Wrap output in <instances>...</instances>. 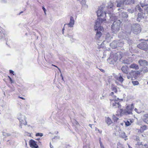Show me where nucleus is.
Masks as SVG:
<instances>
[{
	"label": "nucleus",
	"instance_id": "obj_38",
	"mask_svg": "<svg viewBox=\"0 0 148 148\" xmlns=\"http://www.w3.org/2000/svg\"><path fill=\"white\" fill-rule=\"evenodd\" d=\"M43 135V134L42 133H37L36 134V136H42Z\"/></svg>",
	"mask_w": 148,
	"mask_h": 148
},
{
	"label": "nucleus",
	"instance_id": "obj_26",
	"mask_svg": "<svg viewBox=\"0 0 148 148\" xmlns=\"http://www.w3.org/2000/svg\"><path fill=\"white\" fill-rule=\"evenodd\" d=\"M140 71L143 73H145L148 72V68L146 66H143L142 69Z\"/></svg>",
	"mask_w": 148,
	"mask_h": 148
},
{
	"label": "nucleus",
	"instance_id": "obj_21",
	"mask_svg": "<svg viewBox=\"0 0 148 148\" xmlns=\"http://www.w3.org/2000/svg\"><path fill=\"white\" fill-rule=\"evenodd\" d=\"M129 68L130 69H134L135 70H138L139 69L138 65L135 63L131 64L129 66Z\"/></svg>",
	"mask_w": 148,
	"mask_h": 148
},
{
	"label": "nucleus",
	"instance_id": "obj_53",
	"mask_svg": "<svg viewBox=\"0 0 148 148\" xmlns=\"http://www.w3.org/2000/svg\"><path fill=\"white\" fill-rule=\"evenodd\" d=\"M96 129H97V131H98L100 133H101V132H102V131H99V129H97V128H96Z\"/></svg>",
	"mask_w": 148,
	"mask_h": 148
},
{
	"label": "nucleus",
	"instance_id": "obj_64",
	"mask_svg": "<svg viewBox=\"0 0 148 148\" xmlns=\"http://www.w3.org/2000/svg\"><path fill=\"white\" fill-rule=\"evenodd\" d=\"M103 71V69H101V71Z\"/></svg>",
	"mask_w": 148,
	"mask_h": 148
},
{
	"label": "nucleus",
	"instance_id": "obj_30",
	"mask_svg": "<svg viewBox=\"0 0 148 148\" xmlns=\"http://www.w3.org/2000/svg\"><path fill=\"white\" fill-rule=\"evenodd\" d=\"M111 90L115 93H116L117 92V90L115 86H112L111 88Z\"/></svg>",
	"mask_w": 148,
	"mask_h": 148
},
{
	"label": "nucleus",
	"instance_id": "obj_54",
	"mask_svg": "<svg viewBox=\"0 0 148 148\" xmlns=\"http://www.w3.org/2000/svg\"><path fill=\"white\" fill-rule=\"evenodd\" d=\"M104 96L103 95L102 97H101V99H104Z\"/></svg>",
	"mask_w": 148,
	"mask_h": 148
},
{
	"label": "nucleus",
	"instance_id": "obj_60",
	"mask_svg": "<svg viewBox=\"0 0 148 148\" xmlns=\"http://www.w3.org/2000/svg\"><path fill=\"white\" fill-rule=\"evenodd\" d=\"M121 9V8H118V11H119V10H120Z\"/></svg>",
	"mask_w": 148,
	"mask_h": 148
},
{
	"label": "nucleus",
	"instance_id": "obj_61",
	"mask_svg": "<svg viewBox=\"0 0 148 148\" xmlns=\"http://www.w3.org/2000/svg\"><path fill=\"white\" fill-rule=\"evenodd\" d=\"M76 123L77 124H78V122L77 121H76Z\"/></svg>",
	"mask_w": 148,
	"mask_h": 148
},
{
	"label": "nucleus",
	"instance_id": "obj_35",
	"mask_svg": "<svg viewBox=\"0 0 148 148\" xmlns=\"http://www.w3.org/2000/svg\"><path fill=\"white\" fill-rule=\"evenodd\" d=\"M132 83L134 86L138 85L139 84V83L137 81H132Z\"/></svg>",
	"mask_w": 148,
	"mask_h": 148
},
{
	"label": "nucleus",
	"instance_id": "obj_48",
	"mask_svg": "<svg viewBox=\"0 0 148 148\" xmlns=\"http://www.w3.org/2000/svg\"><path fill=\"white\" fill-rule=\"evenodd\" d=\"M134 110L137 113H139V112L138 111V110L136 108H135L134 109Z\"/></svg>",
	"mask_w": 148,
	"mask_h": 148
},
{
	"label": "nucleus",
	"instance_id": "obj_14",
	"mask_svg": "<svg viewBox=\"0 0 148 148\" xmlns=\"http://www.w3.org/2000/svg\"><path fill=\"white\" fill-rule=\"evenodd\" d=\"M75 24V20L73 17L72 16H71L69 23L65 24H64V26H67L71 28L73 27Z\"/></svg>",
	"mask_w": 148,
	"mask_h": 148
},
{
	"label": "nucleus",
	"instance_id": "obj_15",
	"mask_svg": "<svg viewBox=\"0 0 148 148\" xmlns=\"http://www.w3.org/2000/svg\"><path fill=\"white\" fill-rule=\"evenodd\" d=\"M138 63L140 66L143 67L146 66L148 65V62L144 60H139L138 61Z\"/></svg>",
	"mask_w": 148,
	"mask_h": 148
},
{
	"label": "nucleus",
	"instance_id": "obj_49",
	"mask_svg": "<svg viewBox=\"0 0 148 148\" xmlns=\"http://www.w3.org/2000/svg\"><path fill=\"white\" fill-rule=\"evenodd\" d=\"M14 72V71L12 70H10V73H13Z\"/></svg>",
	"mask_w": 148,
	"mask_h": 148
},
{
	"label": "nucleus",
	"instance_id": "obj_9",
	"mask_svg": "<svg viewBox=\"0 0 148 148\" xmlns=\"http://www.w3.org/2000/svg\"><path fill=\"white\" fill-rule=\"evenodd\" d=\"M17 118L19 120L20 124L21 126L27 125V123L26 120V117L24 115L19 113L17 115Z\"/></svg>",
	"mask_w": 148,
	"mask_h": 148
},
{
	"label": "nucleus",
	"instance_id": "obj_29",
	"mask_svg": "<svg viewBox=\"0 0 148 148\" xmlns=\"http://www.w3.org/2000/svg\"><path fill=\"white\" fill-rule=\"evenodd\" d=\"M136 145L138 148H143V145L142 142H138L137 143Z\"/></svg>",
	"mask_w": 148,
	"mask_h": 148
},
{
	"label": "nucleus",
	"instance_id": "obj_59",
	"mask_svg": "<svg viewBox=\"0 0 148 148\" xmlns=\"http://www.w3.org/2000/svg\"><path fill=\"white\" fill-rule=\"evenodd\" d=\"M87 146H88V147L87 148H89V146H88V145ZM84 148H85V147H84Z\"/></svg>",
	"mask_w": 148,
	"mask_h": 148
},
{
	"label": "nucleus",
	"instance_id": "obj_39",
	"mask_svg": "<svg viewBox=\"0 0 148 148\" xmlns=\"http://www.w3.org/2000/svg\"><path fill=\"white\" fill-rule=\"evenodd\" d=\"M127 11H128L129 12L132 13L134 12V10L132 9H128L127 10Z\"/></svg>",
	"mask_w": 148,
	"mask_h": 148
},
{
	"label": "nucleus",
	"instance_id": "obj_25",
	"mask_svg": "<svg viewBox=\"0 0 148 148\" xmlns=\"http://www.w3.org/2000/svg\"><path fill=\"white\" fill-rule=\"evenodd\" d=\"M112 38L111 36L110 35V34L109 33H107L106 34V40L107 41V42L110 41V40Z\"/></svg>",
	"mask_w": 148,
	"mask_h": 148
},
{
	"label": "nucleus",
	"instance_id": "obj_6",
	"mask_svg": "<svg viewBox=\"0 0 148 148\" xmlns=\"http://www.w3.org/2000/svg\"><path fill=\"white\" fill-rule=\"evenodd\" d=\"M121 23V21L120 20H116L114 22L111 27L112 31L113 33L116 34L119 31Z\"/></svg>",
	"mask_w": 148,
	"mask_h": 148
},
{
	"label": "nucleus",
	"instance_id": "obj_51",
	"mask_svg": "<svg viewBox=\"0 0 148 148\" xmlns=\"http://www.w3.org/2000/svg\"><path fill=\"white\" fill-rule=\"evenodd\" d=\"M114 94V92H112L110 94V95L111 96H112Z\"/></svg>",
	"mask_w": 148,
	"mask_h": 148
},
{
	"label": "nucleus",
	"instance_id": "obj_4",
	"mask_svg": "<svg viewBox=\"0 0 148 148\" xmlns=\"http://www.w3.org/2000/svg\"><path fill=\"white\" fill-rule=\"evenodd\" d=\"M113 6V3L111 2H109L108 3L107 8L108 10V16L109 18V20L111 21H114L117 20L116 17L115 15L111 12L113 10L112 7Z\"/></svg>",
	"mask_w": 148,
	"mask_h": 148
},
{
	"label": "nucleus",
	"instance_id": "obj_1",
	"mask_svg": "<svg viewBox=\"0 0 148 148\" xmlns=\"http://www.w3.org/2000/svg\"><path fill=\"white\" fill-rule=\"evenodd\" d=\"M106 21L103 18H98L95 22V25L94 27L95 30L96 31V34L95 38L96 40H99L102 35V32L103 31V27L101 26L102 23L104 24Z\"/></svg>",
	"mask_w": 148,
	"mask_h": 148
},
{
	"label": "nucleus",
	"instance_id": "obj_50",
	"mask_svg": "<svg viewBox=\"0 0 148 148\" xmlns=\"http://www.w3.org/2000/svg\"><path fill=\"white\" fill-rule=\"evenodd\" d=\"M144 146H145L146 148H148V145L147 144H145Z\"/></svg>",
	"mask_w": 148,
	"mask_h": 148
},
{
	"label": "nucleus",
	"instance_id": "obj_32",
	"mask_svg": "<svg viewBox=\"0 0 148 148\" xmlns=\"http://www.w3.org/2000/svg\"><path fill=\"white\" fill-rule=\"evenodd\" d=\"M132 73H130L129 74L127 75V78L128 79H132L133 78V76H132Z\"/></svg>",
	"mask_w": 148,
	"mask_h": 148
},
{
	"label": "nucleus",
	"instance_id": "obj_11",
	"mask_svg": "<svg viewBox=\"0 0 148 148\" xmlns=\"http://www.w3.org/2000/svg\"><path fill=\"white\" fill-rule=\"evenodd\" d=\"M131 0H121L120 1H116L117 3L116 6L119 8L122 7L124 4H129L131 3Z\"/></svg>",
	"mask_w": 148,
	"mask_h": 148
},
{
	"label": "nucleus",
	"instance_id": "obj_52",
	"mask_svg": "<svg viewBox=\"0 0 148 148\" xmlns=\"http://www.w3.org/2000/svg\"><path fill=\"white\" fill-rule=\"evenodd\" d=\"M50 146L51 148H53V146L51 144V143H50Z\"/></svg>",
	"mask_w": 148,
	"mask_h": 148
},
{
	"label": "nucleus",
	"instance_id": "obj_10",
	"mask_svg": "<svg viewBox=\"0 0 148 148\" xmlns=\"http://www.w3.org/2000/svg\"><path fill=\"white\" fill-rule=\"evenodd\" d=\"M132 31L135 34H137L141 31L140 25L138 24H134L132 26Z\"/></svg>",
	"mask_w": 148,
	"mask_h": 148
},
{
	"label": "nucleus",
	"instance_id": "obj_23",
	"mask_svg": "<svg viewBox=\"0 0 148 148\" xmlns=\"http://www.w3.org/2000/svg\"><path fill=\"white\" fill-rule=\"evenodd\" d=\"M142 119L144 122L148 124V114H146L144 115Z\"/></svg>",
	"mask_w": 148,
	"mask_h": 148
},
{
	"label": "nucleus",
	"instance_id": "obj_42",
	"mask_svg": "<svg viewBox=\"0 0 148 148\" xmlns=\"http://www.w3.org/2000/svg\"><path fill=\"white\" fill-rule=\"evenodd\" d=\"M7 2V0H1V2L2 3H5Z\"/></svg>",
	"mask_w": 148,
	"mask_h": 148
},
{
	"label": "nucleus",
	"instance_id": "obj_55",
	"mask_svg": "<svg viewBox=\"0 0 148 148\" xmlns=\"http://www.w3.org/2000/svg\"><path fill=\"white\" fill-rule=\"evenodd\" d=\"M89 126L91 128H92V125L90 124H89Z\"/></svg>",
	"mask_w": 148,
	"mask_h": 148
},
{
	"label": "nucleus",
	"instance_id": "obj_24",
	"mask_svg": "<svg viewBox=\"0 0 148 148\" xmlns=\"http://www.w3.org/2000/svg\"><path fill=\"white\" fill-rule=\"evenodd\" d=\"M106 122L108 126L112 123L111 119L108 117L106 118Z\"/></svg>",
	"mask_w": 148,
	"mask_h": 148
},
{
	"label": "nucleus",
	"instance_id": "obj_45",
	"mask_svg": "<svg viewBox=\"0 0 148 148\" xmlns=\"http://www.w3.org/2000/svg\"><path fill=\"white\" fill-rule=\"evenodd\" d=\"M64 27H65V26H64L63 28L62 29V33L63 34H64Z\"/></svg>",
	"mask_w": 148,
	"mask_h": 148
},
{
	"label": "nucleus",
	"instance_id": "obj_27",
	"mask_svg": "<svg viewBox=\"0 0 148 148\" xmlns=\"http://www.w3.org/2000/svg\"><path fill=\"white\" fill-rule=\"evenodd\" d=\"M141 4H143V3H140V5H141ZM141 8H142L141 6V5H136L135 9L136 11L138 10L140 12H141L142 10V9Z\"/></svg>",
	"mask_w": 148,
	"mask_h": 148
},
{
	"label": "nucleus",
	"instance_id": "obj_7",
	"mask_svg": "<svg viewBox=\"0 0 148 148\" xmlns=\"http://www.w3.org/2000/svg\"><path fill=\"white\" fill-rule=\"evenodd\" d=\"M130 33L131 31H130L128 32L126 31V33H125L123 32H121L119 34L118 37L122 39H124L125 40H126L127 41V43H130V40L127 36L130 35Z\"/></svg>",
	"mask_w": 148,
	"mask_h": 148
},
{
	"label": "nucleus",
	"instance_id": "obj_3",
	"mask_svg": "<svg viewBox=\"0 0 148 148\" xmlns=\"http://www.w3.org/2000/svg\"><path fill=\"white\" fill-rule=\"evenodd\" d=\"M134 108V104L132 103L126 106L125 109H121L120 112L121 116H122L124 114L127 115L132 114V111Z\"/></svg>",
	"mask_w": 148,
	"mask_h": 148
},
{
	"label": "nucleus",
	"instance_id": "obj_13",
	"mask_svg": "<svg viewBox=\"0 0 148 148\" xmlns=\"http://www.w3.org/2000/svg\"><path fill=\"white\" fill-rule=\"evenodd\" d=\"M138 47L140 49L147 51L148 49V44L146 42H142L137 45Z\"/></svg>",
	"mask_w": 148,
	"mask_h": 148
},
{
	"label": "nucleus",
	"instance_id": "obj_20",
	"mask_svg": "<svg viewBox=\"0 0 148 148\" xmlns=\"http://www.w3.org/2000/svg\"><path fill=\"white\" fill-rule=\"evenodd\" d=\"M116 80L115 82L117 84H118V83H117V81L121 83H122L124 80L123 77L121 75H119V76H117L116 77Z\"/></svg>",
	"mask_w": 148,
	"mask_h": 148
},
{
	"label": "nucleus",
	"instance_id": "obj_40",
	"mask_svg": "<svg viewBox=\"0 0 148 148\" xmlns=\"http://www.w3.org/2000/svg\"><path fill=\"white\" fill-rule=\"evenodd\" d=\"M119 55L120 56L121 58L122 57L121 56V53L119 52V53H117V54H116V55L114 56V58L116 56H119Z\"/></svg>",
	"mask_w": 148,
	"mask_h": 148
},
{
	"label": "nucleus",
	"instance_id": "obj_8",
	"mask_svg": "<svg viewBox=\"0 0 148 148\" xmlns=\"http://www.w3.org/2000/svg\"><path fill=\"white\" fill-rule=\"evenodd\" d=\"M124 44V42L122 40H119L113 41L110 44V46L112 48H115L117 47H122Z\"/></svg>",
	"mask_w": 148,
	"mask_h": 148
},
{
	"label": "nucleus",
	"instance_id": "obj_17",
	"mask_svg": "<svg viewBox=\"0 0 148 148\" xmlns=\"http://www.w3.org/2000/svg\"><path fill=\"white\" fill-rule=\"evenodd\" d=\"M119 15L120 17L121 18H126L128 17L127 13L125 12H120Z\"/></svg>",
	"mask_w": 148,
	"mask_h": 148
},
{
	"label": "nucleus",
	"instance_id": "obj_16",
	"mask_svg": "<svg viewBox=\"0 0 148 148\" xmlns=\"http://www.w3.org/2000/svg\"><path fill=\"white\" fill-rule=\"evenodd\" d=\"M29 145L32 148H38V146L36 144L35 141L32 140H31L29 141Z\"/></svg>",
	"mask_w": 148,
	"mask_h": 148
},
{
	"label": "nucleus",
	"instance_id": "obj_5",
	"mask_svg": "<svg viewBox=\"0 0 148 148\" xmlns=\"http://www.w3.org/2000/svg\"><path fill=\"white\" fill-rule=\"evenodd\" d=\"M108 9V8H107ZM104 9V8L103 7H101L100 6L99 8V10L97 12V15L98 17H104L105 18H106L105 19H103L105 20H106V19H108V10H108L106 12L103 11V10ZM105 23H106L107 22V21Z\"/></svg>",
	"mask_w": 148,
	"mask_h": 148
},
{
	"label": "nucleus",
	"instance_id": "obj_33",
	"mask_svg": "<svg viewBox=\"0 0 148 148\" xmlns=\"http://www.w3.org/2000/svg\"><path fill=\"white\" fill-rule=\"evenodd\" d=\"M112 118L114 122L117 121L119 119L118 118L116 117V116L114 115H113Z\"/></svg>",
	"mask_w": 148,
	"mask_h": 148
},
{
	"label": "nucleus",
	"instance_id": "obj_34",
	"mask_svg": "<svg viewBox=\"0 0 148 148\" xmlns=\"http://www.w3.org/2000/svg\"><path fill=\"white\" fill-rule=\"evenodd\" d=\"M68 37L70 38L72 42H73L74 40V39L73 38V36L72 35H69V34L68 35Z\"/></svg>",
	"mask_w": 148,
	"mask_h": 148
},
{
	"label": "nucleus",
	"instance_id": "obj_18",
	"mask_svg": "<svg viewBox=\"0 0 148 148\" xmlns=\"http://www.w3.org/2000/svg\"><path fill=\"white\" fill-rule=\"evenodd\" d=\"M132 62V59L131 58H125L122 61V63L125 64H129Z\"/></svg>",
	"mask_w": 148,
	"mask_h": 148
},
{
	"label": "nucleus",
	"instance_id": "obj_58",
	"mask_svg": "<svg viewBox=\"0 0 148 148\" xmlns=\"http://www.w3.org/2000/svg\"><path fill=\"white\" fill-rule=\"evenodd\" d=\"M126 138V137L125 138V140H127V138Z\"/></svg>",
	"mask_w": 148,
	"mask_h": 148
},
{
	"label": "nucleus",
	"instance_id": "obj_36",
	"mask_svg": "<svg viewBox=\"0 0 148 148\" xmlns=\"http://www.w3.org/2000/svg\"><path fill=\"white\" fill-rule=\"evenodd\" d=\"M99 143L100 144V147L101 148H104V146H103V144H102V142H101V139L100 138H99Z\"/></svg>",
	"mask_w": 148,
	"mask_h": 148
},
{
	"label": "nucleus",
	"instance_id": "obj_31",
	"mask_svg": "<svg viewBox=\"0 0 148 148\" xmlns=\"http://www.w3.org/2000/svg\"><path fill=\"white\" fill-rule=\"evenodd\" d=\"M130 121H131V123L129 121H126L125 122V125L126 126H128L130 125H131V123L132 122L130 120Z\"/></svg>",
	"mask_w": 148,
	"mask_h": 148
},
{
	"label": "nucleus",
	"instance_id": "obj_46",
	"mask_svg": "<svg viewBox=\"0 0 148 148\" xmlns=\"http://www.w3.org/2000/svg\"><path fill=\"white\" fill-rule=\"evenodd\" d=\"M119 58H119H120V57H119V58H118V57H117V58H115L114 59V61L115 62L116 61V60H117Z\"/></svg>",
	"mask_w": 148,
	"mask_h": 148
},
{
	"label": "nucleus",
	"instance_id": "obj_28",
	"mask_svg": "<svg viewBox=\"0 0 148 148\" xmlns=\"http://www.w3.org/2000/svg\"><path fill=\"white\" fill-rule=\"evenodd\" d=\"M120 136L121 137L124 138L127 137V136L125 135V134L124 132H122L120 133Z\"/></svg>",
	"mask_w": 148,
	"mask_h": 148
},
{
	"label": "nucleus",
	"instance_id": "obj_19",
	"mask_svg": "<svg viewBox=\"0 0 148 148\" xmlns=\"http://www.w3.org/2000/svg\"><path fill=\"white\" fill-rule=\"evenodd\" d=\"M80 2L82 5V8L84 9H87L88 8V6L86 4V0H82L80 1Z\"/></svg>",
	"mask_w": 148,
	"mask_h": 148
},
{
	"label": "nucleus",
	"instance_id": "obj_47",
	"mask_svg": "<svg viewBox=\"0 0 148 148\" xmlns=\"http://www.w3.org/2000/svg\"><path fill=\"white\" fill-rule=\"evenodd\" d=\"M52 66H55V67H57V68L60 71V69L59 68H58L57 66H55V65H53V64H52Z\"/></svg>",
	"mask_w": 148,
	"mask_h": 148
},
{
	"label": "nucleus",
	"instance_id": "obj_41",
	"mask_svg": "<svg viewBox=\"0 0 148 148\" xmlns=\"http://www.w3.org/2000/svg\"><path fill=\"white\" fill-rule=\"evenodd\" d=\"M119 145L118 144L117 147H119V148H122V147L124 148L122 146V145H121V144H120V143H119Z\"/></svg>",
	"mask_w": 148,
	"mask_h": 148
},
{
	"label": "nucleus",
	"instance_id": "obj_62",
	"mask_svg": "<svg viewBox=\"0 0 148 148\" xmlns=\"http://www.w3.org/2000/svg\"><path fill=\"white\" fill-rule=\"evenodd\" d=\"M20 12V14H20L21 13H22V12Z\"/></svg>",
	"mask_w": 148,
	"mask_h": 148
},
{
	"label": "nucleus",
	"instance_id": "obj_22",
	"mask_svg": "<svg viewBox=\"0 0 148 148\" xmlns=\"http://www.w3.org/2000/svg\"><path fill=\"white\" fill-rule=\"evenodd\" d=\"M121 70L125 73L127 74L128 72V67L127 66H123L121 68Z\"/></svg>",
	"mask_w": 148,
	"mask_h": 148
},
{
	"label": "nucleus",
	"instance_id": "obj_57",
	"mask_svg": "<svg viewBox=\"0 0 148 148\" xmlns=\"http://www.w3.org/2000/svg\"><path fill=\"white\" fill-rule=\"evenodd\" d=\"M129 146V148H132V147H130V145H128Z\"/></svg>",
	"mask_w": 148,
	"mask_h": 148
},
{
	"label": "nucleus",
	"instance_id": "obj_56",
	"mask_svg": "<svg viewBox=\"0 0 148 148\" xmlns=\"http://www.w3.org/2000/svg\"><path fill=\"white\" fill-rule=\"evenodd\" d=\"M19 97L20 98H21V99H24V98H23V97Z\"/></svg>",
	"mask_w": 148,
	"mask_h": 148
},
{
	"label": "nucleus",
	"instance_id": "obj_43",
	"mask_svg": "<svg viewBox=\"0 0 148 148\" xmlns=\"http://www.w3.org/2000/svg\"><path fill=\"white\" fill-rule=\"evenodd\" d=\"M8 77L9 78L10 81L11 82V83H13V82L12 78L9 76H8Z\"/></svg>",
	"mask_w": 148,
	"mask_h": 148
},
{
	"label": "nucleus",
	"instance_id": "obj_37",
	"mask_svg": "<svg viewBox=\"0 0 148 148\" xmlns=\"http://www.w3.org/2000/svg\"><path fill=\"white\" fill-rule=\"evenodd\" d=\"M140 127L141 128V130H143V131L147 129V127L146 125H145L143 126H142L141 127Z\"/></svg>",
	"mask_w": 148,
	"mask_h": 148
},
{
	"label": "nucleus",
	"instance_id": "obj_44",
	"mask_svg": "<svg viewBox=\"0 0 148 148\" xmlns=\"http://www.w3.org/2000/svg\"><path fill=\"white\" fill-rule=\"evenodd\" d=\"M42 9H43V10H44V11L45 13V14H46V12H45L46 9H45L44 8V7H42Z\"/></svg>",
	"mask_w": 148,
	"mask_h": 148
},
{
	"label": "nucleus",
	"instance_id": "obj_12",
	"mask_svg": "<svg viewBox=\"0 0 148 148\" xmlns=\"http://www.w3.org/2000/svg\"><path fill=\"white\" fill-rule=\"evenodd\" d=\"M117 100L115 99L112 101L111 103L112 106L114 108H116L117 107L119 109H120L121 108V106L119 102V98H117Z\"/></svg>",
	"mask_w": 148,
	"mask_h": 148
},
{
	"label": "nucleus",
	"instance_id": "obj_2",
	"mask_svg": "<svg viewBox=\"0 0 148 148\" xmlns=\"http://www.w3.org/2000/svg\"><path fill=\"white\" fill-rule=\"evenodd\" d=\"M141 5L143 8L144 10V13L140 12L138 14V17L137 20L140 21L142 18H146L148 16V6L145 4H141Z\"/></svg>",
	"mask_w": 148,
	"mask_h": 148
},
{
	"label": "nucleus",
	"instance_id": "obj_63",
	"mask_svg": "<svg viewBox=\"0 0 148 148\" xmlns=\"http://www.w3.org/2000/svg\"><path fill=\"white\" fill-rule=\"evenodd\" d=\"M113 97H116V96H115V95H113Z\"/></svg>",
	"mask_w": 148,
	"mask_h": 148
}]
</instances>
